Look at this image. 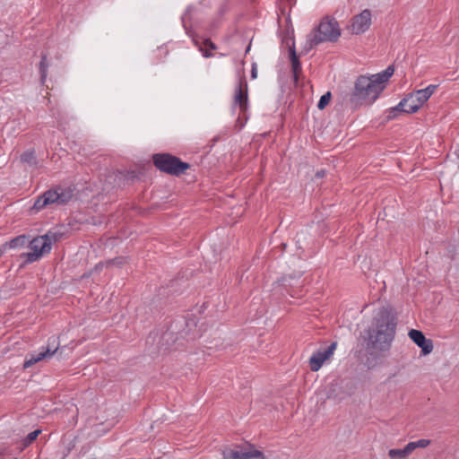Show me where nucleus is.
Segmentation results:
<instances>
[{
	"mask_svg": "<svg viewBox=\"0 0 459 459\" xmlns=\"http://www.w3.org/2000/svg\"><path fill=\"white\" fill-rule=\"evenodd\" d=\"M397 326V315L392 307H383L375 316L368 331V346L379 351H387L392 346Z\"/></svg>",
	"mask_w": 459,
	"mask_h": 459,
	"instance_id": "obj_1",
	"label": "nucleus"
},
{
	"mask_svg": "<svg viewBox=\"0 0 459 459\" xmlns=\"http://www.w3.org/2000/svg\"><path fill=\"white\" fill-rule=\"evenodd\" d=\"M394 68L389 65L385 71L371 76L360 75L355 82L350 101L354 105L373 103L385 88V82L394 74Z\"/></svg>",
	"mask_w": 459,
	"mask_h": 459,
	"instance_id": "obj_2",
	"label": "nucleus"
},
{
	"mask_svg": "<svg viewBox=\"0 0 459 459\" xmlns=\"http://www.w3.org/2000/svg\"><path fill=\"white\" fill-rule=\"evenodd\" d=\"M57 240V234L51 231H48L45 235L38 236L31 240L29 239L28 247L30 251L22 253L20 255V258L22 259L20 268L38 261L44 254L49 253L52 242H56Z\"/></svg>",
	"mask_w": 459,
	"mask_h": 459,
	"instance_id": "obj_3",
	"label": "nucleus"
},
{
	"mask_svg": "<svg viewBox=\"0 0 459 459\" xmlns=\"http://www.w3.org/2000/svg\"><path fill=\"white\" fill-rule=\"evenodd\" d=\"M341 36V30L337 21L333 18H324L318 26L307 36L308 48L325 42H335Z\"/></svg>",
	"mask_w": 459,
	"mask_h": 459,
	"instance_id": "obj_4",
	"label": "nucleus"
},
{
	"mask_svg": "<svg viewBox=\"0 0 459 459\" xmlns=\"http://www.w3.org/2000/svg\"><path fill=\"white\" fill-rule=\"evenodd\" d=\"M74 196V191L70 187L56 186L46 191L39 196L33 204V209L40 211L49 204H66Z\"/></svg>",
	"mask_w": 459,
	"mask_h": 459,
	"instance_id": "obj_5",
	"label": "nucleus"
},
{
	"mask_svg": "<svg viewBox=\"0 0 459 459\" xmlns=\"http://www.w3.org/2000/svg\"><path fill=\"white\" fill-rule=\"evenodd\" d=\"M154 166L172 176H180L190 168V164L169 153H156L152 156Z\"/></svg>",
	"mask_w": 459,
	"mask_h": 459,
	"instance_id": "obj_6",
	"label": "nucleus"
},
{
	"mask_svg": "<svg viewBox=\"0 0 459 459\" xmlns=\"http://www.w3.org/2000/svg\"><path fill=\"white\" fill-rule=\"evenodd\" d=\"M420 104L411 93L407 95L405 98H403L396 107L392 108L389 110L387 118L394 119L398 113L402 112L406 114L415 113L420 109Z\"/></svg>",
	"mask_w": 459,
	"mask_h": 459,
	"instance_id": "obj_7",
	"label": "nucleus"
},
{
	"mask_svg": "<svg viewBox=\"0 0 459 459\" xmlns=\"http://www.w3.org/2000/svg\"><path fill=\"white\" fill-rule=\"evenodd\" d=\"M337 342H332L327 348L325 350L317 351L313 353V355L310 357L308 364L309 368L313 372L318 371L324 363L330 359L331 357L333 355L334 351L336 350Z\"/></svg>",
	"mask_w": 459,
	"mask_h": 459,
	"instance_id": "obj_8",
	"label": "nucleus"
},
{
	"mask_svg": "<svg viewBox=\"0 0 459 459\" xmlns=\"http://www.w3.org/2000/svg\"><path fill=\"white\" fill-rule=\"evenodd\" d=\"M371 24V13L369 10H363L359 14L352 18L351 30L353 34H360L368 30Z\"/></svg>",
	"mask_w": 459,
	"mask_h": 459,
	"instance_id": "obj_9",
	"label": "nucleus"
},
{
	"mask_svg": "<svg viewBox=\"0 0 459 459\" xmlns=\"http://www.w3.org/2000/svg\"><path fill=\"white\" fill-rule=\"evenodd\" d=\"M408 335L421 349L423 355H428L433 351V341L427 339L421 331L411 329L409 331Z\"/></svg>",
	"mask_w": 459,
	"mask_h": 459,
	"instance_id": "obj_10",
	"label": "nucleus"
},
{
	"mask_svg": "<svg viewBox=\"0 0 459 459\" xmlns=\"http://www.w3.org/2000/svg\"><path fill=\"white\" fill-rule=\"evenodd\" d=\"M224 459H251L262 458L265 459L264 454L259 450H252L247 452H240L231 448H226L223 453Z\"/></svg>",
	"mask_w": 459,
	"mask_h": 459,
	"instance_id": "obj_11",
	"label": "nucleus"
},
{
	"mask_svg": "<svg viewBox=\"0 0 459 459\" xmlns=\"http://www.w3.org/2000/svg\"><path fill=\"white\" fill-rule=\"evenodd\" d=\"M247 82L241 79L234 96V104L239 107L241 112H245L247 108Z\"/></svg>",
	"mask_w": 459,
	"mask_h": 459,
	"instance_id": "obj_12",
	"label": "nucleus"
},
{
	"mask_svg": "<svg viewBox=\"0 0 459 459\" xmlns=\"http://www.w3.org/2000/svg\"><path fill=\"white\" fill-rule=\"evenodd\" d=\"M57 351V346L55 349H43V351L38 353H30L28 354L24 363L23 368H28L32 365L36 364L39 361H41L45 359L51 358Z\"/></svg>",
	"mask_w": 459,
	"mask_h": 459,
	"instance_id": "obj_13",
	"label": "nucleus"
},
{
	"mask_svg": "<svg viewBox=\"0 0 459 459\" xmlns=\"http://www.w3.org/2000/svg\"><path fill=\"white\" fill-rule=\"evenodd\" d=\"M193 42L206 58L212 56L209 50H215L217 48V46L210 39H205L203 42H200L198 39L193 38Z\"/></svg>",
	"mask_w": 459,
	"mask_h": 459,
	"instance_id": "obj_14",
	"label": "nucleus"
},
{
	"mask_svg": "<svg viewBox=\"0 0 459 459\" xmlns=\"http://www.w3.org/2000/svg\"><path fill=\"white\" fill-rule=\"evenodd\" d=\"M29 242V237L26 235H20L13 239H11L9 242H5L2 247H0V257L3 255L6 248H17V247H23L26 245H28Z\"/></svg>",
	"mask_w": 459,
	"mask_h": 459,
	"instance_id": "obj_15",
	"label": "nucleus"
},
{
	"mask_svg": "<svg viewBox=\"0 0 459 459\" xmlns=\"http://www.w3.org/2000/svg\"><path fill=\"white\" fill-rule=\"evenodd\" d=\"M437 88V85L430 84L425 89L418 90L411 94L420 104V106H422L431 97Z\"/></svg>",
	"mask_w": 459,
	"mask_h": 459,
	"instance_id": "obj_16",
	"label": "nucleus"
},
{
	"mask_svg": "<svg viewBox=\"0 0 459 459\" xmlns=\"http://www.w3.org/2000/svg\"><path fill=\"white\" fill-rule=\"evenodd\" d=\"M290 57L291 61V70L293 74V80L295 83H298L299 81V75L301 72V64L299 60V57L297 56L295 47L290 48Z\"/></svg>",
	"mask_w": 459,
	"mask_h": 459,
	"instance_id": "obj_17",
	"label": "nucleus"
},
{
	"mask_svg": "<svg viewBox=\"0 0 459 459\" xmlns=\"http://www.w3.org/2000/svg\"><path fill=\"white\" fill-rule=\"evenodd\" d=\"M21 161L27 165L30 169H37L39 167V161L33 149L25 151L21 155Z\"/></svg>",
	"mask_w": 459,
	"mask_h": 459,
	"instance_id": "obj_18",
	"label": "nucleus"
},
{
	"mask_svg": "<svg viewBox=\"0 0 459 459\" xmlns=\"http://www.w3.org/2000/svg\"><path fill=\"white\" fill-rule=\"evenodd\" d=\"M49 65L48 62L47 55L42 53L41 55V60L39 62V69L40 74V82L42 84L45 83L47 76H48V68Z\"/></svg>",
	"mask_w": 459,
	"mask_h": 459,
	"instance_id": "obj_19",
	"label": "nucleus"
},
{
	"mask_svg": "<svg viewBox=\"0 0 459 459\" xmlns=\"http://www.w3.org/2000/svg\"><path fill=\"white\" fill-rule=\"evenodd\" d=\"M430 444L429 439H419L407 444L408 450L411 454L416 448H425Z\"/></svg>",
	"mask_w": 459,
	"mask_h": 459,
	"instance_id": "obj_20",
	"label": "nucleus"
},
{
	"mask_svg": "<svg viewBox=\"0 0 459 459\" xmlns=\"http://www.w3.org/2000/svg\"><path fill=\"white\" fill-rule=\"evenodd\" d=\"M411 455L410 451L408 450L407 445L403 449H390L388 451V455L391 458H404Z\"/></svg>",
	"mask_w": 459,
	"mask_h": 459,
	"instance_id": "obj_21",
	"label": "nucleus"
},
{
	"mask_svg": "<svg viewBox=\"0 0 459 459\" xmlns=\"http://www.w3.org/2000/svg\"><path fill=\"white\" fill-rule=\"evenodd\" d=\"M41 433L40 429H36L27 435V437L22 440V447L29 446L31 443L36 440L38 436Z\"/></svg>",
	"mask_w": 459,
	"mask_h": 459,
	"instance_id": "obj_22",
	"label": "nucleus"
},
{
	"mask_svg": "<svg viewBox=\"0 0 459 459\" xmlns=\"http://www.w3.org/2000/svg\"><path fill=\"white\" fill-rule=\"evenodd\" d=\"M331 97H332V94L330 91H327L326 93L322 95L317 103L318 109H320V110L324 109L329 104V102L331 100Z\"/></svg>",
	"mask_w": 459,
	"mask_h": 459,
	"instance_id": "obj_23",
	"label": "nucleus"
},
{
	"mask_svg": "<svg viewBox=\"0 0 459 459\" xmlns=\"http://www.w3.org/2000/svg\"><path fill=\"white\" fill-rule=\"evenodd\" d=\"M56 346H59V342L55 336H52L48 339V347L46 349H55Z\"/></svg>",
	"mask_w": 459,
	"mask_h": 459,
	"instance_id": "obj_24",
	"label": "nucleus"
},
{
	"mask_svg": "<svg viewBox=\"0 0 459 459\" xmlns=\"http://www.w3.org/2000/svg\"><path fill=\"white\" fill-rule=\"evenodd\" d=\"M257 77V69L255 64L252 65L251 69V78L255 79Z\"/></svg>",
	"mask_w": 459,
	"mask_h": 459,
	"instance_id": "obj_25",
	"label": "nucleus"
},
{
	"mask_svg": "<svg viewBox=\"0 0 459 459\" xmlns=\"http://www.w3.org/2000/svg\"><path fill=\"white\" fill-rule=\"evenodd\" d=\"M291 276H289V277H283L282 280H281V285L283 286H287V282L290 284V280H291Z\"/></svg>",
	"mask_w": 459,
	"mask_h": 459,
	"instance_id": "obj_26",
	"label": "nucleus"
},
{
	"mask_svg": "<svg viewBox=\"0 0 459 459\" xmlns=\"http://www.w3.org/2000/svg\"><path fill=\"white\" fill-rule=\"evenodd\" d=\"M325 170L322 169L316 173V177L320 178H323L325 176Z\"/></svg>",
	"mask_w": 459,
	"mask_h": 459,
	"instance_id": "obj_27",
	"label": "nucleus"
},
{
	"mask_svg": "<svg viewBox=\"0 0 459 459\" xmlns=\"http://www.w3.org/2000/svg\"><path fill=\"white\" fill-rule=\"evenodd\" d=\"M281 246V247H282V250H285V248H286V246H287V245H286V244H284V243H282Z\"/></svg>",
	"mask_w": 459,
	"mask_h": 459,
	"instance_id": "obj_28",
	"label": "nucleus"
}]
</instances>
